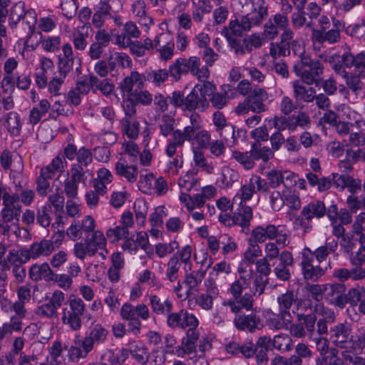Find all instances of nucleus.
Listing matches in <instances>:
<instances>
[{
  "label": "nucleus",
  "mask_w": 365,
  "mask_h": 365,
  "mask_svg": "<svg viewBox=\"0 0 365 365\" xmlns=\"http://www.w3.org/2000/svg\"><path fill=\"white\" fill-rule=\"evenodd\" d=\"M328 61L334 72L346 79L349 88L362 83L359 78L365 77V51L356 56L346 51L341 56H330Z\"/></svg>",
  "instance_id": "1"
},
{
  "label": "nucleus",
  "mask_w": 365,
  "mask_h": 365,
  "mask_svg": "<svg viewBox=\"0 0 365 365\" xmlns=\"http://www.w3.org/2000/svg\"><path fill=\"white\" fill-rule=\"evenodd\" d=\"M202 128V120L200 116L192 113L190 116V125L185 126L182 130L176 129L173 132V139L167 142L165 149L166 155L172 158L176 153L178 148H182L186 140H190L196 131Z\"/></svg>",
  "instance_id": "2"
},
{
  "label": "nucleus",
  "mask_w": 365,
  "mask_h": 365,
  "mask_svg": "<svg viewBox=\"0 0 365 365\" xmlns=\"http://www.w3.org/2000/svg\"><path fill=\"white\" fill-rule=\"evenodd\" d=\"M216 87L210 81L194 86L190 93L185 97V110L203 111L209 107L208 97L215 91Z\"/></svg>",
  "instance_id": "3"
},
{
  "label": "nucleus",
  "mask_w": 365,
  "mask_h": 365,
  "mask_svg": "<svg viewBox=\"0 0 365 365\" xmlns=\"http://www.w3.org/2000/svg\"><path fill=\"white\" fill-rule=\"evenodd\" d=\"M246 289L235 279L227 289V293L232 295V299L224 301L222 305L229 307L231 312L235 314L240 312L242 309L251 310L253 307V295L249 293L242 295L243 291Z\"/></svg>",
  "instance_id": "4"
},
{
  "label": "nucleus",
  "mask_w": 365,
  "mask_h": 365,
  "mask_svg": "<svg viewBox=\"0 0 365 365\" xmlns=\"http://www.w3.org/2000/svg\"><path fill=\"white\" fill-rule=\"evenodd\" d=\"M239 278L236 279L246 288H250L253 296H259L264 293L267 286V279L262 275L254 277V272L251 267L245 263H240L237 268Z\"/></svg>",
  "instance_id": "5"
},
{
  "label": "nucleus",
  "mask_w": 365,
  "mask_h": 365,
  "mask_svg": "<svg viewBox=\"0 0 365 365\" xmlns=\"http://www.w3.org/2000/svg\"><path fill=\"white\" fill-rule=\"evenodd\" d=\"M294 72L306 84L310 86L316 77L323 73V66L319 61L312 60L310 56L298 60L294 66Z\"/></svg>",
  "instance_id": "6"
},
{
  "label": "nucleus",
  "mask_w": 365,
  "mask_h": 365,
  "mask_svg": "<svg viewBox=\"0 0 365 365\" xmlns=\"http://www.w3.org/2000/svg\"><path fill=\"white\" fill-rule=\"evenodd\" d=\"M258 191L267 192L268 183L260 176L252 174L235 195L233 202H239V205H242L244 202L250 201L254 194Z\"/></svg>",
  "instance_id": "7"
},
{
  "label": "nucleus",
  "mask_w": 365,
  "mask_h": 365,
  "mask_svg": "<svg viewBox=\"0 0 365 365\" xmlns=\"http://www.w3.org/2000/svg\"><path fill=\"white\" fill-rule=\"evenodd\" d=\"M68 302L70 310L63 309L62 322L74 331L79 330L81 327V317L86 310V304L81 298L76 297L70 298Z\"/></svg>",
  "instance_id": "8"
},
{
  "label": "nucleus",
  "mask_w": 365,
  "mask_h": 365,
  "mask_svg": "<svg viewBox=\"0 0 365 365\" xmlns=\"http://www.w3.org/2000/svg\"><path fill=\"white\" fill-rule=\"evenodd\" d=\"M138 189L145 194L164 195L168 190V185L163 177H157L152 173L141 174L138 182Z\"/></svg>",
  "instance_id": "9"
},
{
  "label": "nucleus",
  "mask_w": 365,
  "mask_h": 365,
  "mask_svg": "<svg viewBox=\"0 0 365 365\" xmlns=\"http://www.w3.org/2000/svg\"><path fill=\"white\" fill-rule=\"evenodd\" d=\"M96 223L91 215H86L81 221H74L68 227L66 235L71 240L76 241L83 237V235H91L96 230Z\"/></svg>",
  "instance_id": "10"
},
{
  "label": "nucleus",
  "mask_w": 365,
  "mask_h": 365,
  "mask_svg": "<svg viewBox=\"0 0 365 365\" xmlns=\"http://www.w3.org/2000/svg\"><path fill=\"white\" fill-rule=\"evenodd\" d=\"M199 324L197 317L185 309L178 312H172L167 317V325L172 329H185L188 327H198Z\"/></svg>",
  "instance_id": "11"
},
{
  "label": "nucleus",
  "mask_w": 365,
  "mask_h": 365,
  "mask_svg": "<svg viewBox=\"0 0 365 365\" xmlns=\"http://www.w3.org/2000/svg\"><path fill=\"white\" fill-rule=\"evenodd\" d=\"M3 205L1 215L4 223L7 224L14 220L18 222L21 212V207L19 203V195L4 193Z\"/></svg>",
  "instance_id": "12"
},
{
  "label": "nucleus",
  "mask_w": 365,
  "mask_h": 365,
  "mask_svg": "<svg viewBox=\"0 0 365 365\" xmlns=\"http://www.w3.org/2000/svg\"><path fill=\"white\" fill-rule=\"evenodd\" d=\"M122 250L130 255H135L139 249L146 250L150 247V242L147 232H138L135 235L128 236L125 239L122 246Z\"/></svg>",
  "instance_id": "13"
},
{
  "label": "nucleus",
  "mask_w": 365,
  "mask_h": 365,
  "mask_svg": "<svg viewBox=\"0 0 365 365\" xmlns=\"http://www.w3.org/2000/svg\"><path fill=\"white\" fill-rule=\"evenodd\" d=\"M140 32L135 24L132 21L127 22L120 34L113 35V43L120 48H125L130 46L131 38H137L140 36Z\"/></svg>",
  "instance_id": "14"
},
{
  "label": "nucleus",
  "mask_w": 365,
  "mask_h": 365,
  "mask_svg": "<svg viewBox=\"0 0 365 365\" xmlns=\"http://www.w3.org/2000/svg\"><path fill=\"white\" fill-rule=\"evenodd\" d=\"M302 269L303 274L306 279L313 281L317 280L323 274V270L318 265L313 264V252L306 247L302 251Z\"/></svg>",
  "instance_id": "15"
},
{
  "label": "nucleus",
  "mask_w": 365,
  "mask_h": 365,
  "mask_svg": "<svg viewBox=\"0 0 365 365\" xmlns=\"http://www.w3.org/2000/svg\"><path fill=\"white\" fill-rule=\"evenodd\" d=\"M86 240L89 246L90 252L91 251L93 256L98 253L103 259H106L108 254L107 240L101 230H98L96 232H93Z\"/></svg>",
  "instance_id": "16"
},
{
  "label": "nucleus",
  "mask_w": 365,
  "mask_h": 365,
  "mask_svg": "<svg viewBox=\"0 0 365 365\" xmlns=\"http://www.w3.org/2000/svg\"><path fill=\"white\" fill-rule=\"evenodd\" d=\"M267 5L264 0H255L252 2V11L244 15L251 27L259 26L267 16Z\"/></svg>",
  "instance_id": "17"
},
{
  "label": "nucleus",
  "mask_w": 365,
  "mask_h": 365,
  "mask_svg": "<svg viewBox=\"0 0 365 365\" xmlns=\"http://www.w3.org/2000/svg\"><path fill=\"white\" fill-rule=\"evenodd\" d=\"M277 235V226L272 224L258 225L250 232L248 240L255 243H264L267 240H272Z\"/></svg>",
  "instance_id": "18"
},
{
  "label": "nucleus",
  "mask_w": 365,
  "mask_h": 365,
  "mask_svg": "<svg viewBox=\"0 0 365 365\" xmlns=\"http://www.w3.org/2000/svg\"><path fill=\"white\" fill-rule=\"evenodd\" d=\"M145 82L146 76L145 74L133 71L130 75L123 78L119 85V88L123 95H128L135 91L133 89L134 86L141 88L145 86Z\"/></svg>",
  "instance_id": "19"
},
{
  "label": "nucleus",
  "mask_w": 365,
  "mask_h": 365,
  "mask_svg": "<svg viewBox=\"0 0 365 365\" xmlns=\"http://www.w3.org/2000/svg\"><path fill=\"white\" fill-rule=\"evenodd\" d=\"M54 68V64L51 59L44 56L40 58L39 66L36 68L35 73V81L38 88H45L46 87L47 76L52 73Z\"/></svg>",
  "instance_id": "20"
},
{
  "label": "nucleus",
  "mask_w": 365,
  "mask_h": 365,
  "mask_svg": "<svg viewBox=\"0 0 365 365\" xmlns=\"http://www.w3.org/2000/svg\"><path fill=\"white\" fill-rule=\"evenodd\" d=\"M168 36L161 34L155 38V47L159 53L160 58L162 61L170 60L175 53V43L173 41H168Z\"/></svg>",
  "instance_id": "21"
},
{
  "label": "nucleus",
  "mask_w": 365,
  "mask_h": 365,
  "mask_svg": "<svg viewBox=\"0 0 365 365\" xmlns=\"http://www.w3.org/2000/svg\"><path fill=\"white\" fill-rule=\"evenodd\" d=\"M344 288L341 284H327L325 296L327 300L331 304L344 308L346 304Z\"/></svg>",
  "instance_id": "22"
},
{
  "label": "nucleus",
  "mask_w": 365,
  "mask_h": 365,
  "mask_svg": "<svg viewBox=\"0 0 365 365\" xmlns=\"http://www.w3.org/2000/svg\"><path fill=\"white\" fill-rule=\"evenodd\" d=\"M302 81L296 80L292 82L294 97L297 101L306 103L312 102L315 98L316 91L314 88L306 86Z\"/></svg>",
  "instance_id": "23"
},
{
  "label": "nucleus",
  "mask_w": 365,
  "mask_h": 365,
  "mask_svg": "<svg viewBox=\"0 0 365 365\" xmlns=\"http://www.w3.org/2000/svg\"><path fill=\"white\" fill-rule=\"evenodd\" d=\"M115 170L117 175L125 178L128 182H134L137 180L138 175L137 166L135 165H129L123 157H120L116 162Z\"/></svg>",
  "instance_id": "24"
},
{
  "label": "nucleus",
  "mask_w": 365,
  "mask_h": 365,
  "mask_svg": "<svg viewBox=\"0 0 365 365\" xmlns=\"http://www.w3.org/2000/svg\"><path fill=\"white\" fill-rule=\"evenodd\" d=\"M317 350L320 352L322 358V364L325 365H338L337 358L336 356L335 350H329V342L326 338L320 337L315 339Z\"/></svg>",
  "instance_id": "25"
},
{
  "label": "nucleus",
  "mask_w": 365,
  "mask_h": 365,
  "mask_svg": "<svg viewBox=\"0 0 365 365\" xmlns=\"http://www.w3.org/2000/svg\"><path fill=\"white\" fill-rule=\"evenodd\" d=\"M30 259H38L41 256H48L53 250V243L51 240H42L40 242L33 243L29 249H26Z\"/></svg>",
  "instance_id": "26"
},
{
  "label": "nucleus",
  "mask_w": 365,
  "mask_h": 365,
  "mask_svg": "<svg viewBox=\"0 0 365 365\" xmlns=\"http://www.w3.org/2000/svg\"><path fill=\"white\" fill-rule=\"evenodd\" d=\"M292 320L289 311H282L279 314H272L267 319V325L272 330L287 329Z\"/></svg>",
  "instance_id": "27"
},
{
  "label": "nucleus",
  "mask_w": 365,
  "mask_h": 365,
  "mask_svg": "<svg viewBox=\"0 0 365 365\" xmlns=\"http://www.w3.org/2000/svg\"><path fill=\"white\" fill-rule=\"evenodd\" d=\"M108 331L101 324H96L91 329L89 334L85 337L83 342L87 341L90 346V349L92 350L95 345H98L104 343L107 339Z\"/></svg>",
  "instance_id": "28"
},
{
  "label": "nucleus",
  "mask_w": 365,
  "mask_h": 365,
  "mask_svg": "<svg viewBox=\"0 0 365 365\" xmlns=\"http://www.w3.org/2000/svg\"><path fill=\"white\" fill-rule=\"evenodd\" d=\"M234 324L239 330L247 329L253 332L260 324V319L255 314L237 315L234 319Z\"/></svg>",
  "instance_id": "29"
},
{
  "label": "nucleus",
  "mask_w": 365,
  "mask_h": 365,
  "mask_svg": "<svg viewBox=\"0 0 365 365\" xmlns=\"http://www.w3.org/2000/svg\"><path fill=\"white\" fill-rule=\"evenodd\" d=\"M29 277L33 281H39L44 279L50 281L53 279V272L48 263L34 264L29 272Z\"/></svg>",
  "instance_id": "30"
},
{
  "label": "nucleus",
  "mask_w": 365,
  "mask_h": 365,
  "mask_svg": "<svg viewBox=\"0 0 365 365\" xmlns=\"http://www.w3.org/2000/svg\"><path fill=\"white\" fill-rule=\"evenodd\" d=\"M180 192L196 190L200 187V181L197 177V171L190 170L181 175L178 182Z\"/></svg>",
  "instance_id": "31"
},
{
  "label": "nucleus",
  "mask_w": 365,
  "mask_h": 365,
  "mask_svg": "<svg viewBox=\"0 0 365 365\" xmlns=\"http://www.w3.org/2000/svg\"><path fill=\"white\" fill-rule=\"evenodd\" d=\"M351 332L348 324L341 323L330 329V339L336 346H342L347 341Z\"/></svg>",
  "instance_id": "32"
},
{
  "label": "nucleus",
  "mask_w": 365,
  "mask_h": 365,
  "mask_svg": "<svg viewBox=\"0 0 365 365\" xmlns=\"http://www.w3.org/2000/svg\"><path fill=\"white\" fill-rule=\"evenodd\" d=\"M131 11L142 26L148 29L153 25V19L146 14V4L143 0L135 1L131 6Z\"/></svg>",
  "instance_id": "33"
},
{
  "label": "nucleus",
  "mask_w": 365,
  "mask_h": 365,
  "mask_svg": "<svg viewBox=\"0 0 365 365\" xmlns=\"http://www.w3.org/2000/svg\"><path fill=\"white\" fill-rule=\"evenodd\" d=\"M149 300L153 313L158 315H168L172 313L173 305L170 299H162L155 294H150Z\"/></svg>",
  "instance_id": "34"
},
{
  "label": "nucleus",
  "mask_w": 365,
  "mask_h": 365,
  "mask_svg": "<svg viewBox=\"0 0 365 365\" xmlns=\"http://www.w3.org/2000/svg\"><path fill=\"white\" fill-rule=\"evenodd\" d=\"M190 72L200 81H207L210 70L207 66H202L199 57L193 56L188 58Z\"/></svg>",
  "instance_id": "35"
},
{
  "label": "nucleus",
  "mask_w": 365,
  "mask_h": 365,
  "mask_svg": "<svg viewBox=\"0 0 365 365\" xmlns=\"http://www.w3.org/2000/svg\"><path fill=\"white\" fill-rule=\"evenodd\" d=\"M326 213L324 203L320 200H316L304 205L302 210L301 214L307 219L310 220L314 217L321 218Z\"/></svg>",
  "instance_id": "36"
},
{
  "label": "nucleus",
  "mask_w": 365,
  "mask_h": 365,
  "mask_svg": "<svg viewBox=\"0 0 365 365\" xmlns=\"http://www.w3.org/2000/svg\"><path fill=\"white\" fill-rule=\"evenodd\" d=\"M50 108V102L47 99H41L39 103L30 110L29 115V123L33 125L38 123Z\"/></svg>",
  "instance_id": "37"
},
{
  "label": "nucleus",
  "mask_w": 365,
  "mask_h": 365,
  "mask_svg": "<svg viewBox=\"0 0 365 365\" xmlns=\"http://www.w3.org/2000/svg\"><path fill=\"white\" fill-rule=\"evenodd\" d=\"M89 79L93 86V91H100L103 96H109L111 95L115 89V85L111 82L110 80L105 78L100 80L97 76L94 75H89Z\"/></svg>",
  "instance_id": "38"
},
{
  "label": "nucleus",
  "mask_w": 365,
  "mask_h": 365,
  "mask_svg": "<svg viewBox=\"0 0 365 365\" xmlns=\"http://www.w3.org/2000/svg\"><path fill=\"white\" fill-rule=\"evenodd\" d=\"M122 132L131 140H136L140 133V122L136 118H123L121 120Z\"/></svg>",
  "instance_id": "39"
},
{
  "label": "nucleus",
  "mask_w": 365,
  "mask_h": 365,
  "mask_svg": "<svg viewBox=\"0 0 365 365\" xmlns=\"http://www.w3.org/2000/svg\"><path fill=\"white\" fill-rule=\"evenodd\" d=\"M262 255L259 245L247 239V247L244 252L243 259L240 263H245L250 266L255 264Z\"/></svg>",
  "instance_id": "40"
},
{
  "label": "nucleus",
  "mask_w": 365,
  "mask_h": 365,
  "mask_svg": "<svg viewBox=\"0 0 365 365\" xmlns=\"http://www.w3.org/2000/svg\"><path fill=\"white\" fill-rule=\"evenodd\" d=\"M252 29L250 24L244 16L240 19L230 21L228 27L225 29V34L231 32L235 36H241L243 32L250 31Z\"/></svg>",
  "instance_id": "41"
},
{
  "label": "nucleus",
  "mask_w": 365,
  "mask_h": 365,
  "mask_svg": "<svg viewBox=\"0 0 365 365\" xmlns=\"http://www.w3.org/2000/svg\"><path fill=\"white\" fill-rule=\"evenodd\" d=\"M67 165L68 163L64 157L57 155L49 165L41 169V174L48 178H52L55 173L63 172Z\"/></svg>",
  "instance_id": "42"
},
{
  "label": "nucleus",
  "mask_w": 365,
  "mask_h": 365,
  "mask_svg": "<svg viewBox=\"0 0 365 365\" xmlns=\"http://www.w3.org/2000/svg\"><path fill=\"white\" fill-rule=\"evenodd\" d=\"M312 356V352L309 347L306 344L300 343L297 345L295 354L289 358V361L290 365H300L307 362Z\"/></svg>",
  "instance_id": "43"
},
{
  "label": "nucleus",
  "mask_w": 365,
  "mask_h": 365,
  "mask_svg": "<svg viewBox=\"0 0 365 365\" xmlns=\"http://www.w3.org/2000/svg\"><path fill=\"white\" fill-rule=\"evenodd\" d=\"M185 279V283L188 287V292H197L199 286L206 274V269L200 268L196 271H190Z\"/></svg>",
  "instance_id": "44"
},
{
  "label": "nucleus",
  "mask_w": 365,
  "mask_h": 365,
  "mask_svg": "<svg viewBox=\"0 0 365 365\" xmlns=\"http://www.w3.org/2000/svg\"><path fill=\"white\" fill-rule=\"evenodd\" d=\"M250 150L254 163H255L256 160H259L263 163H267L274 156V151L268 146L261 147L260 145H257L256 143H253L251 145Z\"/></svg>",
  "instance_id": "45"
},
{
  "label": "nucleus",
  "mask_w": 365,
  "mask_h": 365,
  "mask_svg": "<svg viewBox=\"0 0 365 365\" xmlns=\"http://www.w3.org/2000/svg\"><path fill=\"white\" fill-rule=\"evenodd\" d=\"M108 63L110 70L113 71L118 67H130L132 61L126 53L115 52L110 55Z\"/></svg>",
  "instance_id": "46"
},
{
  "label": "nucleus",
  "mask_w": 365,
  "mask_h": 365,
  "mask_svg": "<svg viewBox=\"0 0 365 365\" xmlns=\"http://www.w3.org/2000/svg\"><path fill=\"white\" fill-rule=\"evenodd\" d=\"M171 77L175 81L180 80L181 75L190 72L188 58H179L169 67Z\"/></svg>",
  "instance_id": "47"
},
{
  "label": "nucleus",
  "mask_w": 365,
  "mask_h": 365,
  "mask_svg": "<svg viewBox=\"0 0 365 365\" xmlns=\"http://www.w3.org/2000/svg\"><path fill=\"white\" fill-rule=\"evenodd\" d=\"M175 113V112L173 113H170V114H163L161 117V122L158 125L160 135L166 138L172 134V138H170V140L173 139V132L175 130H174L175 121L174 118ZM168 140H170V139H168Z\"/></svg>",
  "instance_id": "48"
},
{
  "label": "nucleus",
  "mask_w": 365,
  "mask_h": 365,
  "mask_svg": "<svg viewBox=\"0 0 365 365\" xmlns=\"http://www.w3.org/2000/svg\"><path fill=\"white\" fill-rule=\"evenodd\" d=\"M134 211L137 224L140 227H143L145 223L146 216L148 212V205L143 198H138L135 200Z\"/></svg>",
  "instance_id": "49"
},
{
  "label": "nucleus",
  "mask_w": 365,
  "mask_h": 365,
  "mask_svg": "<svg viewBox=\"0 0 365 365\" xmlns=\"http://www.w3.org/2000/svg\"><path fill=\"white\" fill-rule=\"evenodd\" d=\"M21 319L17 317H11L9 322L4 323L0 327V341L7 336H10L13 332H18L21 330Z\"/></svg>",
  "instance_id": "50"
},
{
  "label": "nucleus",
  "mask_w": 365,
  "mask_h": 365,
  "mask_svg": "<svg viewBox=\"0 0 365 365\" xmlns=\"http://www.w3.org/2000/svg\"><path fill=\"white\" fill-rule=\"evenodd\" d=\"M231 156L232 158L235 160L247 170H252L255 166V163L253 161L251 150L249 152L233 150Z\"/></svg>",
  "instance_id": "51"
},
{
  "label": "nucleus",
  "mask_w": 365,
  "mask_h": 365,
  "mask_svg": "<svg viewBox=\"0 0 365 365\" xmlns=\"http://www.w3.org/2000/svg\"><path fill=\"white\" fill-rule=\"evenodd\" d=\"M66 76L64 71H57L53 73V77L50 81L48 82L46 86L48 87V91L49 93L54 96L60 95V90L61 86L64 83Z\"/></svg>",
  "instance_id": "52"
},
{
  "label": "nucleus",
  "mask_w": 365,
  "mask_h": 365,
  "mask_svg": "<svg viewBox=\"0 0 365 365\" xmlns=\"http://www.w3.org/2000/svg\"><path fill=\"white\" fill-rule=\"evenodd\" d=\"M30 257L26 249L20 250H10L7 255L6 261L9 264L14 266H20L22 264L27 262L30 260Z\"/></svg>",
  "instance_id": "53"
},
{
  "label": "nucleus",
  "mask_w": 365,
  "mask_h": 365,
  "mask_svg": "<svg viewBox=\"0 0 365 365\" xmlns=\"http://www.w3.org/2000/svg\"><path fill=\"white\" fill-rule=\"evenodd\" d=\"M361 160L359 150L347 149L345 159L340 160L339 166L343 171H348L352 169V165Z\"/></svg>",
  "instance_id": "54"
},
{
  "label": "nucleus",
  "mask_w": 365,
  "mask_h": 365,
  "mask_svg": "<svg viewBox=\"0 0 365 365\" xmlns=\"http://www.w3.org/2000/svg\"><path fill=\"white\" fill-rule=\"evenodd\" d=\"M180 267L181 262L179 258L175 255L172 256L167 263L165 272L167 279L171 282H175L178 279Z\"/></svg>",
  "instance_id": "55"
},
{
  "label": "nucleus",
  "mask_w": 365,
  "mask_h": 365,
  "mask_svg": "<svg viewBox=\"0 0 365 365\" xmlns=\"http://www.w3.org/2000/svg\"><path fill=\"white\" fill-rule=\"evenodd\" d=\"M291 116H278L275 115L273 118H270L268 122L273 125L278 131L289 130L290 132L294 131V125L292 123Z\"/></svg>",
  "instance_id": "56"
},
{
  "label": "nucleus",
  "mask_w": 365,
  "mask_h": 365,
  "mask_svg": "<svg viewBox=\"0 0 365 365\" xmlns=\"http://www.w3.org/2000/svg\"><path fill=\"white\" fill-rule=\"evenodd\" d=\"M338 247V242L335 240H331L326 243L325 245L318 247L314 252H313V257L314 256L318 262L324 261L331 252H334Z\"/></svg>",
  "instance_id": "57"
},
{
  "label": "nucleus",
  "mask_w": 365,
  "mask_h": 365,
  "mask_svg": "<svg viewBox=\"0 0 365 365\" xmlns=\"http://www.w3.org/2000/svg\"><path fill=\"white\" fill-rule=\"evenodd\" d=\"M106 237L110 243H118L120 240L125 239L128 235L129 231L126 227H123L120 225H117L113 227H110L106 230Z\"/></svg>",
  "instance_id": "58"
},
{
  "label": "nucleus",
  "mask_w": 365,
  "mask_h": 365,
  "mask_svg": "<svg viewBox=\"0 0 365 365\" xmlns=\"http://www.w3.org/2000/svg\"><path fill=\"white\" fill-rule=\"evenodd\" d=\"M170 71L166 69L153 70L147 73L146 81L160 86L168 78Z\"/></svg>",
  "instance_id": "59"
},
{
  "label": "nucleus",
  "mask_w": 365,
  "mask_h": 365,
  "mask_svg": "<svg viewBox=\"0 0 365 365\" xmlns=\"http://www.w3.org/2000/svg\"><path fill=\"white\" fill-rule=\"evenodd\" d=\"M4 125L8 131L14 135H18L21 129V120L19 115L16 112H10L7 114L4 121Z\"/></svg>",
  "instance_id": "60"
},
{
  "label": "nucleus",
  "mask_w": 365,
  "mask_h": 365,
  "mask_svg": "<svg viewBox=\"0 0 365 365\" xmlns=\"http://www.w3.org/2000/svg\"><path fill=\"white\" fill-rule=\"evenodd\" d=\"M285 190L280 192L278 190H273L269 193V203L274 211H279L284 206Z\"/></svg>",
  "instance_id": "61"
},
{
  "label": "nucleus",
  "mask_w": 365,
  "mask_h": 365,
  "mask_svg": "<svg viewBox=\"0 0 365 365\" xmlns=\"http://www.w3.org/2000/svg\"><path fill=\"white\" fill-rule=\"evenodd\" d=\"M179 248V243L172 240L169 243H158L155 245V252L160 258H164Z\"/></svg>",
  "instance_id": "62"
},
{
  "label": "nucleus",
  "mask_w": 365,
  "mask_h": 365,
  "mask_svg": "<svg viewBox=\"0 0 365 365\" xmlns=\"http://www.w3.org/2000/svg\"><path fill=\"white\" fill-rule=\"evenodd\" d=\"M51 207L49 204H46L37 209L36 220L37 222L43 227H48L51 225Z\"/></svg>",
  "instance_id": "63"
},
{
  "label": "nucleus",
  "mask_w": 365,
  "mask_h": 365,
  "mask_svg": "<svg viewBox=\"0 0 365 365\" xmlns=\"http://www.w3.org/2000/svg\"><path fill=\"white\" fill-rule=\"evenodd\" d=\"M242 210L235 215V224L243 227L250 225V221L253 217L252 209L250 206L241 205Z\"/></svg>",
  "instance_id": "64"
}]
</instances>
